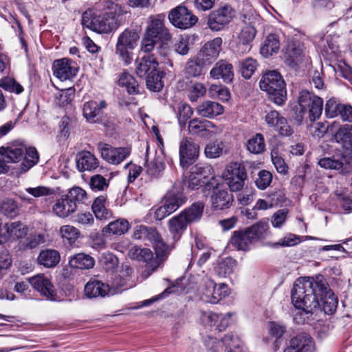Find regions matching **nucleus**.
<instances>
[{
    "instance_id": "nucleus-52",
    "label": "nucleus",
    "mask_w": 352,
    "mask_h": 352,
    "mask_svg": "<svg viewBox=\"0 0 352 352\" xmlns=\"http://www.w3.org/2000/svg\"><path fill=\"white\" fill-rule=\"evenodd\" d=\"M129 278H122L120 276H116L111 282V286H109L110 295H114L119 292H121L126 289V287H132L133 284L129 285Z\"/></svg>"
},
{
    "instance_id": "nucleus-48",
    "label": "nucleus",
    "mask_w": 352,
    "mask_h": 352,
    "mask_svg": "<svg viewBox=\"0 0 352 352\" xmlns=\"http://www.w3.org/2000/svg\"><path fill=\"white\" fill-rule=\"evenodd\" d=\"M45 242L44 236L42 234H30L24 240H21L19 245L21 249H33Z\"/></svg>"
},
{
    "instance_id": "nucleus-53",
    "label": "nucleus",
    "mask_w": 352,
    "mask_h": 352,
    "mask_svg": "<svg viewBox=\"0 0 352 352\" xmlns=\"http://www.w3.org/2000/svg\"><path fill=\"white\" fill-rule=\"evenodd\" d=\"M257 67L256 60L252 58H247L241 63V72L242 76L248 79L251 78Z\"/></svg>"
},
{
    "instance_id": "nucleus-27",
    "label": "nucleus",
    "mask_w": 352,
    "mask_h": 352,
    "mask_svg": "<svg viewBox=\"0 0 352 352\" xmlns=\"http://www.w3.org/2000/svg\"><path fill=\"white\" fill-rule=\"evenodd\" d=\"M85 294L89 298L110 295L109 285L100 280L89 281L85 286Z\"/></svg>"
},
{
    "instance_id": "nucleus-26",
    "label": "nucleus",
    "mask_w": 352,
    "mask_h": 352,
    "mask_svg": "<svg viewBox=\"0 0 352 352\" xmlns=\"http://www.w3.org/2000/svg\"><path fill=\"white\" fill-rule=\"evenodd\" d=\"M196 111L199 116L211 118L221 114L223 111V108L216 102L206 100L199 104L196 108Z\"/></svg>"
},
{
    "instance_id": "nucleus-2",
    "label": "nucleus",
    "mask_w": 352,
    "mask_h": 352,
    "mask_svg": "<svg viewBox=\"0 0 352 352\" xmlns=\"http://www.w3.org/2000/svg\"><path fill=\"white\" fill-rule=\"evenodd\" d=\"M121 7L114 3L107 6L103 12L88 10L82 14V25L98 33L107 34L116 30L120 25V16H122Z\"/></svg>"
},
{
    "instance_id": "nucleus-43",
    "label": "nucleus",
    "mask_w": 352,
    "mask_h": 352,
    "mask_svg": "<svg viewBox=\"0 0 352 352\" xmlns=\"http://www.w3.org/2000/svg\"><path fill=\"white\" fill-rule=\"evenodd\" d=\"M24 161L21 164V169L23 172H26L30 168L36 165L38 161V153L34 147H25L24 154Z\"/></svg>"
},
{
    "instance_id": "nucleus-56",
    "label": "nucleus",
    "mask_w": 352,
    "mask_h": 352,
    "mask_svg": "<svg viewBox=\"0 0 352 352\" xmlns=\"http://www.w3.org/2000/svg\"><path fill=\"white\" fill-rule=\"evenodd\" d=\"M223 150L222 142H210L205 148V154L207 157L217 158L222 155Z\"/></svg>"
},
{
    "instance_id": "nucleus-25",
    "label": "nucleus",
    "mask_w": 352,
    "mask_h": 352,
    "mask_svg": "<svg viewBox=\"0 0 352 352\" xmlns=\"http://www.w3.org/2000/svg\"><path fill=\"white\" fill-rule=\"evenodd\" d=\"M6 233L1 236L2 243L6 242L11 236H16L19 239H23L28 235V228L20 221L6 223L4 226Z\"/></svg>"
},
{
    "instance_id": "nucleus-64",
    "label": "nucleus",
    "mask_w": 352,
    "mask_h": 352,
    "mask_svg": "<svg viewBox=\"0 0 352 352\" xmlns=\"http://www.w3.org/2000/svg\"><path fill=\"white\" fill-rule=\"evenodd\" d=\"M156 39L157 38L151 36V35H148L147 33L144 32L141 41V51L144 53L151 52L156 45Z\"/></svg>"
},
{
    "instance_id": "nucleus-10",
    "label": "nucleus",
    "mask_w": 352,
    "mask_h": 352,
    "mask_svg": "<svg viewBox=\"0 0 352 352\" xmlns=\"http://www.w3.org/2000/svg\"><path fill=\"white\" fill-rule=\"evenodd\" d=\"M145 32L162 41H169L172 38L171 34L165 26V15L163 14L149 16Z\"/></svg>"
},
{
    "instance_id": "nucleus-14",
    "label": "nucleus",
    "mask_w": 352,
    "mask_h": 352,
    "mask_svg": "<svg viewBox=\"0 0 352 352\" xmlns=\"http://www.w3.org/2000/svg\"><path fill=\"white\" fill-rule=\"evenodd\" d=\"M199 146L190 138H184L179 146V160L181 166L188 168L193 164L199 156Z\"/></svg>"
},
{
    "instance_id": "nucleus-35",
    "label": "nucleus",
    "mask_w": 352,
    "mask_h": 352,
    "mask_svg": "<svg viewBox=\"0 0 352 352\" xmlns=\"http://www.w3.org/2000/svg\"><path fill=\"white\" fill-rule=\"evenodd\" d=\"M60 260V254L55 250H42L37 258L38 263L46 267H55Z\"/></svg>"
},
{
    "instance_id": "nucleus-19",
    "label": "nucleus",
    "mask_w": 352,
    "mask_h": 352,
    "mask_svg": "<svg viewBox=\"0 0 352 352\" xmlns=\"http://www.w3.org/2000/svg\"><path fill=\"white\" fill-rule=\"evenodd\" d=\"M335 141L346 155L352 154V124H344L334 135Z\"/></svg>"
},
{
    "instance_id": "nucleus-46",
    "label": "nucleus",
    "mask_w": 352,
    "mask_h": 352,
    "mask_svg": "<svg viewBox=\"0 0 352 352\" xmlns=\"http://www.w3.org/2000/svg\"><path fill=\"white\" fill-rule=\"evenodd\" d=\"M162 73L158 70L147 75L146 85L147 88L152 91H160L163 87Z\"/></svg>"
},
{
    "instance_id": "nucleus-57",
    "label": "nucleus",
    "mask_w": 352,
    "mask_h": 352,
    "mask_svg": "<svg viewBox=\"0 0 352 352\" xmlns=\"http://www.w3.org/2000/svg\"><path fill=\"white\" fill-rule=\"evenodd\" d=\"M236 265V261L228 257L221 261L219 264V274L221 276H226L230 274Z\"/></svg>"
},
{
    "instance_id": "nucleus-1",
    "label": "nucleus",
    "mask_w": 352,
    "mask_h": 352,
    "mask_svg": "<svg viewBox=\"0 0 352 352\" xmlns=\"http://www.w3.org/2000/svg\"><path fill=\"white\" fill-rule=\"evenodd\" d=\"M292 302L306 314L322 309L327 314H333L338 307V299L329 288L324 277L320 274L313 277H300L292 289Z\"/></svg>"
},
{
    "instance_id": "nucleus-31",
    "label": "nucleus",
    "mask_w": 352,
    "mask_h": 352,
    "mask_svg": "<svg viewBox=\"0 0 352 352\" xmlns=\"http://www.w3.org/2000/svg\"><path fill=\"white\" fill-rule=\"evenodd\" d=\"M69 264L72 268L89 270L94 267L95 260L89 254L78 253L69 258Z\"/></svg>"
},
{
    "instance_id": "nucleus-37",
    "label": "nucleus",
    "mask_w": 352,
    "mask_h": 352,
    "mask_svg": "<svg viewBox=\"0 0 352 352\" xmlns=\"http://www.w3.org/2000/svg\"><path fill=\"white\" fill-rule=\"evenodd\" d=\"M214 127V124L208 120L195 118L189 122V133L194 135H199L204 131H209Z\"/></svg>"
},
{
    "instance_id": "nucleus-36",
    "label": "nucleus",
    "mask_w": 352,
    "mask_h": 352,
    "mask_svg": "<svg viewBox=\"0 0 352 352\" xmlns=\"http://www.w3.org/2000/svg\"><path fill=\"white\" fill-rule=\"evenodd\" d=\"M76 199H58L57 203L53 207V210L57 216L65 217L76 210Z\"/></svg>"
},
{
    "instance_id": "nucleus-38",
    "label": "nucleus",
    "mask_w": 352,
    "mask_h": 352,
    "mask_svg": "<svg viewBox=\"0 0 352 352\" xmlns=\"http://www.w3.org/2000/svg\"><path fill=\"white\" fill-rule=\"evenodd\" d=\"M118 83L120 87H125L130 94L138 93V83L134 77L128 72H123L120 74Z\"/></svg>"
},
{
    "instance_id": "nucleus-16",
    "label": "nucleus",
    "mask_w": 352,
    "mask_h": 352,
    "mask_svg": "<svg viewBox=\"0 0 352 352\" xmlns=\"http://www.w3.org/2000/svg\"><path fill=\"white\" fill-rule=\"evenodd\" d=\"M107 106L105 100L86 102L83 105V116L89 122H98L101 120L102 111L107 108Z\"/></svg>"
},
{
    "instance_id": "nucleus-45",
    "label": "nucleus",
    "mask_w": 352,
    "mask_h": 352,
    "mask_svg": "<svg viewBox=\"0 0 352 352\" xmlns=\"http://www.w3.org/2000/svg\"><path fill=\"white\" fill-rule=\"evenodd\" d=\"M188 98L191 102H196L206 94V87L199 82H191L187 89Z\"/></svg>"
},
{
    "instance_id": "nucleus-11",
    "label": "nucleus",
    "mask_w": 352,
    "mask_h": 352,
    "mask_svg": "<svg viewBox=\"0 0 352 352\" xmlns=\"http://www.w3.org/2000/svg\"><path fill=\"white\" fill-rule=\"evenodd\" d=\"M285 63L292 67H295L306 58L304 45L298 41H288L283 50Z\"/></svg>"
},
{
    "instance_id": "nucleus-61",
    "label": "nucleus",
    "mask_w": 352,
    "mask_h": 352,
    "mask_svg": "<svg viewBox=\"0 0 352 352\" xmlns=\"http://www.w3.org/2000/svg\"><path fill=\"white\" fill-rule=\"evenodd\" d=\"M258 176L256 184L258 188L264 190L270 186L272 180V175L270 171L265 170H261Z\"/></svg>"
},
{
    "instance_id": "nucleus-33",
    "label": "nucleus",
    "mask_w": 352,
    "mask_h": 352,
    "mask_svg": "<svg viewBox=\"0 0 352 352\" xmlns=\"http://www.w3.org/2000/svg\"><path fill=\"white\" fill-rule=\"evenodd\" d=\"M189 222L183 214H179L168 221V229L174 239H178L181 234L186 230Z\"/></svg>"
},
{
    "instance_id": "nucleus-39",
    "label": "nucleus",
    "mask_w": 352,
    "mask_h": 352,
    "mask_svg": "<svg viewBox=\"0 0 352 352\" xmlns=\"http://www.w3.org/2000/svg\"><path fill=\"white\" fill-rule=\"evenodd\" d=\"M318 164L324 168L340 170L343 174H346L351 170V168L344 165L342 161L336 160L330 157H324L319 160Z\"/></svg>"
},
{
    "instance_id": "nucleus-22",
    "label": "nucleus",
    "mask_w": 352,
    "mask_h": 352,
    "mask_svg": "<svg viewBox=\"0 0 352 352\" xmlns=\"http://www.w3.org/2000/svg\"><path fill=\"white\" fill-rule=\"evenodd\" d=\"M25 146L21 144H12L8 146L0 147V155L8 163H16L24 156Z\"/></svg>"
},
{
    "instance_id": "nucleus-23",
    "label": "nucleus",
    "mask_w": 352,
    "mask_h": 352,
    "mask_svg": "<svg viewBox=\"0 0 352 352\" xmlns=\"http://www.w3.org/2000/svg\"><path fill=\"white\" fill-rule=\"evenodd\" d=\"M210 76L214 79L222 78L225 82H231L234 77L232 65L223 60L217 62L210 70Z\"/></svg>"
},
{
    "instance_id": "nucleus-34",
    "label": "nucleus",
    "mask_w": 352,
    "mask_h": 352,
    "mask_svg": "<svg viewBox=\"0 0 352 352\" xmlns=\"http://www.w3.org/2000/svg\"><path fill=\"white\" fill-rule=\"evenodd\" d=\"M254 243L265 238L269 230V224L265 221H260L245 229Z\"/></svg>"
},
{
    "instance_id": "nucleus-13",
    "label": "nucleus",
    "mask_w": 352,
    "mask_h": 352,
    "mask_svg": "<svg viewBox=\"0 0 352 352\" xmlns=\"http://www.w3.org/2000/svg\"><path fill=\"white\" fill-rule=\"evenodd\" d=\"M222 39L216 37L206 43L197 54L198 58L202 64L210 66L218 58L221 51Z\"/></svg>"
},
{
    "instance_id": "nucleus-15",
    "label": "nucleus",
    "mask_w": 352,
    "mask_h": 352,
    "mask_svg": "<svg viewBox=\"0 0 352 352\" xmlns=\"http://www.w3.org/2000/svg\"><path fill=\"white\" fill-rule=\"evenodd\" d=\"M99 148L102 157L112 164H119L130 154V149L125 147L113 148L107 144H100Z\"/></svg>"
},
{
    "instance_id": "nucleus-51",
    "label": "nucleus",
    "mask_w": 352,
    "mask_h": 352,
    "mask_svg": "<svg viewBox=\"0 0 352 352\" xmlns=\"http://www.w3.org/2000/svg\"><path fill=\"white\" fill-rule=\"evenodd\" d=\"M215 285V283L210 278L204 279L200 287L201 298L202 300L210 302V300L213 299L212 293L214 292Z\"/></svg>"
},
{
    "instance_id": "nucleus-60",
    "label": "nucleus",
    "mask_w": 352,
    "mask_h": 352,
    "mask_svg": "<svg viewBox=\"0 0 352 352\" xmlns=\"http://www.w3.org/2000/svg\"><path fill=\"white\" fill-rule=\"evenodd\" d=\"M192 115V110L190 105L183 104L179 107L177 118L181 126H184L187 120Z\"/></svg>"
},
{
    "instance_id": "nucleus-49",
    "label": "nucleus",
    "mask_w": 352,
    "mask_h": 352,
    "mask_svg": "<svg viewBox=\"0 0 352 352\" xmlns=\"http://www.w3.org/2000/svg\"><path fill=\"white\" fill-rule=\"evenodd\" d=\"M204 67H208L206 65L202 64L199 60L198 56L195 58L189 60L186 65V74L190 77H198L202 73V69Z\"/></svg>"
},
{
    "instance_id": "nucleus-9",
    "label": "nucleus",
    "mask_w": 352,
    "mask_h": 352,
    "mask_svg": "<svg viewBox=\"0 0 352 352\" xmlns=\"http://www.w3.org/2000/svg\"><path fill=\"white\" fill-rule=\"evenodd\" d=\"M224 176L228 181L230 190L237 192L242 189L247 177L246 170L243 164L233 162L226 168Z\"/></svg>"
},
{
    "instance_id": "nucleus-7",
    "label": "nucleus",
    "mask_w": 352,
    "mask_h": 352,
    "mask_svg": "<svg viewBox=\"0 0 352 352\" xmlns=\"http://www.w3.org/2000/svg\"><path fill=\"white\" fill-rule=\"evenodd\" d=\"M298 102L301 112H308L311 121H315L320 117L323 109V100L320 97L303 90L300 92Z\"/></svg>"
},
{
    "instance_id": "nucleus-55",
    "label": "nucleus",
    "mask_w": 352,
    "mask_h": 352,
    "mask_svg": "<svg viewBox=\"0 0 352 352\" xmlns=\"http://www.w3.org/2000/svg\"><path fill=\"white\" fill-rule=\"evenodd\" d=\"M342 104L338 103L334 98H331L327 101L324 107V113L327 118H333L340 114V107Z\"/></svg>"
},
{
    "instance_id": "nucleus-4",
    "label": "nucleus",
    "mask_w": 352,
    "mask_h": 352,
    "mask_svg": "<svg viewBox=\"0 0 352 352\" xmlns=\"http://www.w3.org/2000/svg\"><path fill=\"white\" fill-rule=\"evenodd\" d=\"M261 90L269 95L270 100L274 103L281 105L286 100V89L282 76L275 70L264 74L259 82Z\"/></svg>"
},
{
    "instance_id": "nucleus-54",
    "label": "nucleus",
    "mask_w": 352,
    "mask_h": 352,
    "mask_svg": "<svg viewBox=\"0 0 352 352\" xmlns=\"http://www.w3.org/2000/svg\"><path fill=\"white\" fill-rule=\"evenodd\" d=\"M100 262L102 266L107 270H113L118 265V258L111 252L102 254L100 257Z\"/></svg>"
},
{
    "instance_id": "nucleus-24",
    "label": "nucleus",
    "mask_w": 352,
    "mask_h": 352,
    "mask_svg": "<svg viewBox=\"0 0 352 352\" xmlns=\"http://www.w3.org/2000/svg\"><path fill=\"white\" fill-rule=\"evenodd\" d=\"M99 166V161L89 151H81L77 155L76 166L80 172L93 170Z\"/></svg>"
},
{
    "instance_id": "nucleus-62",
    "label": "nucleus",
    "mask_w": 352,
    "mask_h": 352,
    "mask_svg": "<svg viewBox=\"0 0 352 352\" xmlns=\"http://www.w3.org/2000/svg\"><path fill=\"white\" fill-rule=\"evenodd\" d=\"M272 161L276 169L280 173H286L287 171V166L284 160L278 155V152L276 149H273L271 152Z\"/></svg>"
},
{
    "instance_id": "nucleus-47",
    "label": "nucleus",
    "mask_w": 352,
    "mask_h": 352,
    "mask_svg": "<svg viewBox=\"0 0 352 352\" xmlns=\"http://www.w3.org/2000/svg\"><path fill=\"white\" fill-rule=\"evenodd\" d=\"M204 204L201 202L193 204L190 208L185 210L181 214L185 216V218L190 223L200 219L202 215Z\"/></svg>"
},
{
    "instance_id": "nucleus-17",
    "label": "nucleus",
    "mask_w": 352,
    "mask_h": 352,
    "mask_svg": "<svg viewBox=\"0 0 352 352\" xmlns=\"http://www.w3.org/2000/svg\"><path fill=\"white\" fill-rule=\"evenodd\" d=\"M147 233L146 243H145L151 244L155 250L157 257L160 260H164L168 254V246L155 228L148 227Z\"/></svg>"
},
{
    "instance_id": "nucleus-41",
    "label": "nucleus",
    "mask_w": 352,
    "mask_h": 352,
    "mask_svg": "<svg viewBox=\"0 0 352 352\" xmlns=\"http://www.w3.org/2000/svg\"><path fill=\"white\" fill-rule=\"evenodd\" d=\"M221 344L225 346V351L226 352H238L242 342L236 335L230 333L226 334L221 339Z\"/></svg>"
},
{
    "instance_id": "nucleus-30",
    "label": "nucleus",
    "mask_w": 352,
    "mask_h": 352,
    "mask_svg": "<svg viewBox=\"0 0 352 352\" xmlns=\"http://www.w3.org/2000/svg\"><path fill=\"white\" fill-rule=\"evenodd\" d=\"M130 228V224L127 220L124 219H118L116 221L110 222L104 226L102 232L104 236L109 235H122L126 233Z\"/></svg>"
},
{
    "instance_id": "nucleus-42",
    "label": "nucleus",
    "mask_w": 352,
    "mask_h": 352,
    "mask_svg": "<svg viewBox=\"0 0 352 352\" xmlns=\"http://www.w3.org/2000/svg\"><path fill=\"white\" fill-rule=\"evenodd\" d=\"M128 256L131 259L147 263L152 259L153 252L148 248H141L138 246H133L129 249Z\"/></svg>"
},
{
    "instance_id": "nucleus-12",
    "label": "nucleus",
    "mask_w": 352,
    "mask_h": 352,
    "mask_svg": "<svg viewBox=\"0 0 352 352\" xmlns=\"http://www.w3.org/2000/svg\"><path fill=\"white\" fill-rule=\"evenodd\" d=\"M234 16V11L230 6H224L212 11L208 16V24L214 31H219L227 25Z\"/></svg>"
},
{
    "instance_id": "nucleus-20",
    "label": "nucleus",
    "mask_w": 352,
    "mask_h": 352,
    "mask_svg": "<svg viewBox=\"0 0 352 352\" xmlns=\"http://www.w3.org/2000/svg\"><path fill=\"white\" fill-rule=\"evenodd\" d=\"M29 283L41 295L52 298L56 291L50 280L43 274H38L29 279Z\"/></svg>"
},
{
    "instance_id": "nucleus-8",
    "label": "nucleus",
    "mask_w": 352,
    "mask_h": 352,
    "mask_svg": "<svg viewBox=\"0 0 352 352\" xmlns=\"http://www.w3.org/2000/svg\"><path fill=\"white\" fill-rule=\"evenodd\" d=\"M170 22L179 29H188L196 24L197 17L186 7L179 6L173 9L168 14Z\"/></svg>"
},
{
    "instance_id": "nucleus-28",
    "label": "nucleus",
    "mask_w": 352,
    "mask_h": 352,
    "mask_svg": "<svg viewBox=\"0 0 352 352\" xmlns=\"http://www.w3.org/2000/svg\"><path fill=\"white\" fill-rule=\"evenodd\" d=\"M289 342L296 346L298 352H313L315 344L312 338L306 333H302L292 338Z\"/></svg>"
},
{
    "instance_id": "nucleus-58",
    "label": "nucleus",
    "mask_w": 352,
    "mask_h": 352,
    "mask_svg": "<svg viewBox=\"0 0 352 352\" xmlns=\"http://www.w3.org/2000/svg\"><path fill=\"white\" fill-rule=\"evenodd\" d=\"M74 89L69 88L60 91L56 95V102L60 105L63 106L69 103L74 98Z\"/></svg>"
},
{
    "instance_id": "nucleus-40",
    "label": "nucleus",
    "mask_w": 352,
    "mask_h": 352,
    "mask_svg": "<svg viewBox=\"0 0 352 352\" xmlns=\"http://www.w3.org/2000/svg\"><path fill=\"white\" fill-rule=\"evenodd\" d=\"M104 202L105 199H94L91 206L96 217L100 220H107L113 216L112 212L105 207Z\"/></svg>"
},
{
    "instance_id": "nucleus-6",
    "label": "nucleus",
    "mask_w": 352,
    "mask_h": 352,
    "mask_svg": "<svg viewBox=\"0 0 352 352\" xmlns=\"http://www.w3.org/2000/svg\"><path fill=\"white\" fill-rule=\"evenodd\" d=\"M140 35L134 29H126L118 36L116 45V54L118 55L126 64L132 60L131 50L137 45Z\"/></svg>"
},
{
    "instance_id": "nucleus-21",
    "label": "nucleus",
    "mask_w": 352,
    "mask_h": 352,
    "mask_svg": "<svg viewBox=\"0 0 352 352\" xmlns=\"http://www.w3.org/2000/svg\"><path fill=\"white\" fill-rule=\"evenodd\" d=\"M158 61L153 55H145L136 61V74L140 77H144L146 75L157 71Z\"/></svg>"
},
{
    "instance_id": "nucleus-29",
    "label": "nucleus",
    "mask_w": 352,
    "mask_h": 352,
    "mask_svg": "<svg viewBox=\"0 0 352 352\" xmlns=\"http://www.w3.org/2000/svg\"><path fill=\"white\" fill-rule=\"evenodd\" d=\"M253 243L246 230L234 231L230 239V243L238 250L246 251Z\"/></svg>"
},
{
    "instance_id": "nucleus-18",
    "label": "nucleus",
    "mask_w": 352,
    "mask_h": 352,
    "mask_svg": "<svg viewBox=\"0 0 352 352\" xmlns=\"http://www.w3.org/2000/svg\"><path fill=\"white\" fill-rule=\"evenodd\" d=\"M54 75L60 80H66L76 76L78 70L72 65V61L67 58L56 60L53 63Z\"/></svg>"
},
{
    "instance_id": "nucleus-32",
    "label": "nucleus",
    "mask_w": 352,
    "mask_h": 352,
    "mask_svg": "<svg viewBox=\"0 0 352 352\" xmlns=\"http://www.w3.org/2000/svg\"><path fill=\"white\" fill-rule=\"evenodd\" d=\"M280 40L276 34H269L261 47V54L265 58L277 53L280 49Z\"/></svg>"
},
{
    "instance_id": "nucleus-3",
    "label": "nucleus",
    "mask_w": 352,
    "mask_h": 352,
    "mask_svg": "<svg viewBox=\"0 0 352 352\" xmlns=\"http://www.w3.org/2000/svg\"><path fill=\"white\" fill-rule=\"evenodd\" d=\"M192 184L196 177L200 179H206L212 176L211 179L207 182L203 189L204 196L210 198H226L228 196V191L223 184L217 182L213 176L212 167L207 164L198 163L190 168Z\"/></svg>"
},
{
    "instance_id": "nucleus-50",
    "label": "nucleus",
    "mask_w": 352,
    "mask_h": 352,
    "mask_svg": "<svg viewBox=\"0 0 352 352\" xmlns=\"http://www.w3.org/2000/svg\"><path fill=\"white\" fill-rule=\"evenodd\" d=\"M0 211L7 217H14L18 214L19 208L14 199H3L0 204Z\"/></svg>"
},
{
    "instance_id": "nucleus-5",
    "label": "nucleus",
    "mask_w": 352,
    "mask_h": 352,
    "mask_svg": "<svg viewBox=\"0 0 352 352\" xmlns=\"http://www.w3.org/2000/svg\"><path fill=\"white\" fill-rule=\"evenodd\" d=\"M243 16V25L235 39V52L239 55L245 54L251 50L252 43L256 34L254 27L256 18L252 14L248 18L245 15Z\"/></svg>"
},
{
    "instance_id": "nucleus-59",
    "label": "nucleus",
    "mask_w": 352,
    "mask_h": 352,
    "mask_svg": "<svg viewBox=\"0 0 352 352\" xmlns=\"http://www.w3.org/2000/svg\"><path fill=\"white\" fill-rule=\"evenodd\" d=\"M60 234L61 237L67 239L69 242H74L79 236L80 232L75 227L66 225L60 227Z\"/></svg>"
},
{
    "instance_id": "nucleus-63",
    "label": "nucleus",
    "mask_w": 352,
    "mask_h": 352,
    "mask_svg": "<svg viewBox=\"0 0 352 352\" xmlns=\"http://www.w3.org/2000/svg\"><path fill=\"white\" fill-rule=\"evenodd\" d=\"M0 86L10 92H14L17 94H21L23 91V87L13 78L2 80Z\"/></svg>"
},
{
    "instance_id": "nucleus-44",
    "label": "nucleus",
    "mask_w": 352,
    "mask_h": 352,
    "mask_svg": "<svg viewBox=\"0 0 352 352\" xmlns=\"http://www.w3.org/2000/svg\"><path fill=\"white\" fill-rule=\"evenodd\" d=\"M248 151L254 154H260L265 150V144L263 135L256 133L251 138L247 144Z\"/></svg>"
}]
</instances>
